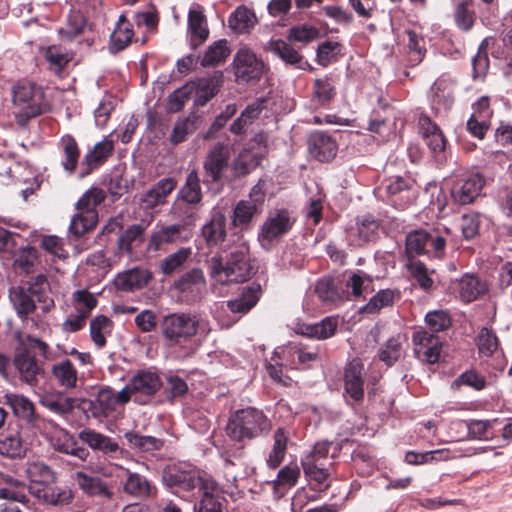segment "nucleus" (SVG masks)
Segmentation results:
<instances>
[{"label":"nucleus","mask_w":512,"mask_h":512,"mask_svg":"<svg viewBox=\"0 0 512 512\" xmlns=\"http://www.w3.org/2000/svg\"><path fill=\"white\" fill-rule=\"evenodd\" d=\"M293 224L294 219L288 210L276 209L269 212L258 233L261 247L269 250L274 242L291 230Z\"/></svg>","instance_id":"obj_10"},{"label":"nucleus","mask_w":512,"mask_h":512,"mask_svg":"<svg viewBox=\"0 0 512 512\" xmlns=\"http://www.w3.org/2000/svg\"><path fill=\"white\" fill-rule=\"evenodd\" d=\"M39 262L38 251L32 246H26L19 249L15 255L14 265L25 273L33 271L35 265Z\"/></svg>","instance_id":"obj_61"},{"label":"nucleus","mask_w":512,"mask_h":512,"mask_svg":"<svg viewBox=\"0 0 512 512\" xmlns=\"http://www.w3.org/2000/svg\"><path fill=\"white\" fill-rule=\"evenodd\" d=\"M346 286L351 288L354 297H360L374 291L373 277L364 271L358 270L349 277Z\"/></svg>","instance_id":"obj_55"},{"label":"nucleus","mask_w":512,"mask_h":512,"mask_svg":"<svg viewBox=\"0 0 512 512\" xmlns=\"http://www.w3.org/2000/svg\"><path fill=\"white\" fill-rule=\"evenodd\" d=\"M12 101L14 106L19 109L16 118L21 125L49 109L43 88L33 82L19 81L13 87Z\"/></svg>","instance_id":"obj_4"},{"label":"nucleus","mask_w":512,"mask_h":512,"mask_svg":"<svg viewBox=\"0 0 512 512\" xmlns=\"http://www.w3.org/2000/svg\"><path fill=\"white\" fill-rule=\"evenodd\" d=\"M260 294L261 289L259 285L243 287L235 299L227 302V306L232 313L242 316L257 304Z\"/></svg>","instance_id":"obj_27"},{"label":"nucleus","mask_w":512,"mask_h":512,"mask_svg":"<svg viewBox=\"0 0 512 512\" xmlns=\"http://www.w3.org/2000/svg\"><path fill=\"white\" fill-rule=\"evenodd\" d=\"M152 278L149 270L133 268L119 273L114 279V286L118 291L133 292L145 287Z\"/></svg>","instance_id":"obj_22"},{"label":"nucleus","mask_w":512,"mask_h":512,"mask_svg":"<svg viewBox=\"0 0 512 512\" xmlns=\"http://www.w3.org/2000/svg\"><path fill=\"white\" fill-rule=\"evenodd\" d=\"M320 37V30L312 25H296L289 30L288 39L292 42L308 44Z\"/></svg>","instance_id":"obj_63"},{"label":"nucleus","mask_w":512,"mask_h":512,"mask_svg":"<svg viewBox=\"0 0 512 512\" xmlns=\"http://www.w3.org/2000/svg\"><path fill=\"white\" fill-rule=\"evenodd\" d=\"M98 222L97 211H78L70 223L69 231L76 237L93 230Z\"/></svg>","instance_id":"obj_46"},{"label":"nucleus","mask_w":512,"mask_h":512,"mask_svg":"<svg viewBox=\"0 0 512 512\" xmlns=\"http://www.w3.org/2000/svg\"><path fill=\"white\" fill-rule=\"evenodd\" d=\"M418 126L425 144L428 146L433 156L437 160L442 161L444 159L447 141L438 125L432 122L428 116L421 115L419 117Z\"/></svg>","instance_id":"obj_15"},{"label":"nucleus","mask_w":512,"mask_h":512,"mask_svg":"<svg viewBox=\"0 0 512 512\" xmlns=\"http://www.w3.org/2000/svg\"><path fill=\"white\" fill-rule=\"evenodd\" d=\"M80 3L81 2H75V4L71 5L70 12L67 17V28L65 33L70 39L83 33L87 24L86 16L79 7Z\"/></svg>","instance_id":"obj_58"},{"label":"nucleus","mask_w":512,"mask_h":512,"mask_svg":"<svg viewBox=\"0 0 512 512\" xmlns=\"http://www.w3.org/2000/svg\"><path fill=\"white\" fill-rule=\"evenodd\" d=\"M268 49L287 64L296 65L299 68H304L307 65L298 51L284 40L270 41Z\"/></svg>","instance_id":"obj_40"},{"label":"nucleus","mask_w":512,"mask_h":512,"mask_svg":"<svg viewBox=\"0 0 512 512\" xmlns=\"http://www.w3.org/2000/svg\"><path fill=\"white\" fill-rule=\"evenodd\" d=\"M52 374L61 387L72 389L76 387L78 373L69 359L62 360L53 365Z\"/></svg>","instance_id":"obj_44"},{"label":"nucleus","mask_w":512,"mask_h":512,"mask_svg":"<svg viewBox=\"0 0 512 512\" xmlns=\"http://www.w3.org/2000/svg\"><path fill=\"white\" fill-rule=\"evenodd\" d=\"M192 255L190 247H181L176 252L169 254L160 262V270L166 276L181 271Z\"/></svg>","instance_id":"obj_42"},{"label":"nucleus","mask_w":512,"mask_h":512,"mask_svg":"<svg viewBox=\"0 0 512 512\" xmlns=\"http://www.w3.org/2000/svg\"><path fill=\"white\" fill-rule=\"evenodd\" d=\"M198 505H195V512H222V505L218 500L219 489L205 490Z\"/></svg>","instance_id":"obj_64"},{"label":"nucleus","mask_w":512,"mask_h":512,"mask_svg":"<svg viewBox=\"0 0 512 512\" xmlns=\"http://www.w3.org/2000/svg\"><path fill=\"white\" fill-rule=\"evenodd\" d=\"M45 59L49 64V69L56 75H60L63 69L72 60V57L64 52L59 46H50L45 52Z\"/></svg>","instance_id":"obj_59"},{"label":"nucleus","mask_w":512,"mask_h":512,"mask_svg":"<svg viewBox=\"0 0 512 512\" xmlns=\"http://www.w3.org/2000/svg\"><path fill=\"white\" fill-rule=\"evenodd\" d=\"M163 482L175 490V493L202 494L205 490L215 489L216 482L204 471L185 469L183 466L168 467L163 471Z\"/></svg>","instance_id":"obj_5"},{"label":"nucleus","mask_w":512,"mask_h":512,"mask_svg":"<svg viewBox=\"0 0 512 512\" xmlns=\"http://www.w3.org/2000/svg\"><path fill=\"white\" fill-rule=\"evenodd\" d=\"M198 120L199 117L192 113L185 119L176 122L170 135V142L174 145L184 142L189 134L196 131Z\"/></svg>","instance_id":"obj_54"},{"label":"nucleus","mask_w":512,"mask_h":512,"mask_svg":"<svg viewBox=\"0 0 512 512\" xmlns=\"http://www.w3.org/2000/svg\"><path fill=\"white\" fill-rule=\"evenodd\" d=\"M256 272L255 265L251 263L248 246L243 242L235 251L230 252L226 261V282H243L251 278Z\"/></svg>","instance_id":"obj_12"},{"label":"nucleus","mask_w":512,"mask_h":512,"mask_svg":"<svg viewBox=\"0 0 512 512\" xmlns=\"http://www.w3.org/2000/svg\"><path fill=\"white\" fill-rule=\"evenodd\" d=\"M124 437L130 447L135 448L141 452L157 451L160 450L164 445L163 440L159 438L148 435H141L134 431L126 432Z\"/></svg>","instance_id":"obj_49"},{"label":"nucleus","mask_w":512,"mask_h":512,"mask_svg":"<svg viewBox=\"0 0 512 512\" xmlns=\"http://www.w3.org/2000/svg\"><path fill=\"white\" fill-rule=\"evenodd\" d=\"M14 365L23 381L29 385H36L38 383V376L43 370L33 355L29 352L17 354L14 359Z\"/></svg>","instance_id":"obj_30"},{"label":"nucleus","mask_w":512,"mask_h":512,"mask_svg":"<svg viewBox=\"0 0 512 512\" xmlns=\"http://www.w3.org/2000/svg\"><path fill=\"white\" fill-rule=\"evenodd\" d=\"M4 404L8 405L13 414L32 426L38 413L35 404L22 394L7 393L4 395Z\"/></svg>","instance_id":"obj_25"},{"label":"nucleus","mask_w":512,"mask_h":512,"mask_svg":"<svg viewBox=\"0 0 512 512\" xmlns=\"http://www.w3.org/2000/svg\"><path fill=\"white\" fill-rule=\"evenodd\" d=\"M257 207L248 200H241L234 209L232 225L243 230L253 218Z\"/></svg>","instance_id":"obj_60"},{"label":"nucleus","mask_w":512,"mask_h":512,"mask_svg":"<svg viewBox=\"0 0 512 512\" xmlns=\"http://www.w3.org/2000/svg\"><path fill=\"white\" fill-rule=\"evenodd\" d=\"M179 197L182 201L193 205L202 200L200 179L196 170L188 174L184 186L179 191Z\"/></svg>","instance_id":"obj_52"},{"label":"nucleus","mask_w":512,"mask_h":512,"mask_svg":"<svg viewBox=\"0 0 512 512\" xmlns=\"http://www.w3.org/2000/svg\"><path fill=\"white\" fill-rule=\"evenodd\" d=\"M415 353L418 358L430 364L436 363L440 358L441 341L438 336L425 330H418L413 334Z\"/></svg>","instance_id":"obj_16"},{"label":"nucleus","mask_w":512,"mask_h":512,"mask_svg":"<svg viewBox=\"0 0 512 512\" xmlns=\"http://www.w3.org/2000/svg\"><path fill=\"white\" fill-rule=\"evenodd\" d=\"M78 437L92 450L100 451L104 454H112L119 450V445L111 437L91 428L81 430Z\"/></svg>","instance_id":"obj_28"},{"label":"nucleus","mask_w":512,"mask_h":512,"mask_svg":"<svg viewBox=\"0 0 512 512\" xmlns=\"http://www.w3.org/2000/svg\"><path fill=\"white\" fill-rule=\"evenodd\" d=\"M222 80V71H215L212 76L186 82L169 95L168 111L172 113L181 111L193 95H195L194 104L204 106L218 92Z\"/></svg>","instance_id":"obj_3"},{"label":"nucleus","mask_w":512,"mask_h":512,"mask_svg":"<svg viewBox=\"0 0 512 512\" xmlns=\"http://www.w3.org/2000/svg\"><path fill=\"white\" fill-rule=\"evenodd\" d=\"M257 18L251 10L240 6L229 17V27L238 34L249 33L255 26Z\"/></svg>","instance_id":"obj_45"},{"label":"nucleus","mask_w":512,"mask_h":512,"mask_svg":"<svg viewBox=\"0 0 512 512\" xmlns=\"http://www.w3.org/2000/svg\"><path fill=\"white\" fill-rule=\"evenodd\" d=\"M129 403V396L122 389L116 393L112 388L102 387L94 400L80 399L77 407L87 414L88 417L95 419L108 418L117 412L118 406H124Z\"/></svg>","instance_id":"obj_8"},{"label":"nucleus","mask_w":512,"mask_h":512,"mask_svg":"<svg viewBox=\"0 0 512 512\" xmlns=\"http://www.w3.org/2000/svg\"><path fill=\"white\" fill-rule=\"evenodd\" d=\"M29 479L28 491L35 498L39 497L43 492L56 483V473L44 462L29 463L26 469Z\"/></svg>","instance_id":"obj_14"},{"label":"nucleus","mask_w":512,"mask_h":512,"mask_svg":"<svg viewBox=\"0 0 512 512\" xmlns=\"http://www.w3.org/2000/svg\"><path fill=\"white\" fill-rule=\"evenodd\" d=\"M75 483L89 497L110 501L114 496L112 488L102 478L77 471L73 477Z\"/></svg>","instance_id":"obj_17"},{"label":"nucleus","mask_w":512,"mask_h":512,"mask_svg":"<svg viewBox=\"0 0 512 512\" xmlns=\"http://www.w3.org/2000/svg\"><path fill=\"white\" fill-rule=\"evenodd\" d=\"M411 187V182L400 176L390 177L382 182L380 186L375 189L378 197L385 201H389L394 206H402L394 201L392 197L407 192Z\"/></svg>","instance_id":"obj_32"},{"label":"nucleus","mask_w":512,"mask_h":512,"mask_svg":"<svg viewBox=\"0 0 512 512\" xmlns=\"http://www.w3.org/2000/svg\"><path fill=\"white\" fill-rule=\"evenodd\" d=\"M161 387L160 376L151 369H143L138 370L123 389L128 394L129 401L133 398L136 403L145 405Z\"/></svg>","instance_id":"obj_9"},{"label":"nucleus","mask_w":512,"mask_h":512,"mask_svg":"<svg viewBox=\"0 0 512 512\" xmlns=\"http://www.w3.org/2000/svg\"><path fill=\"white\" fill-rule=\"evenodd\" d=\"M177 182L168 177L159 180L141 198L145 209H154L166 202L167 196L175 189Z\"/></svg>","instance_id":"obj_26"},{"label":"nucleus","mask_w":512,"mask_h":512,"mask_svg":"<svg viewBox=\"0 0 512 512\" xmlns=\"http://www.w3.org/2000/svg\"><path fill=\"white\" fill-rule=\"evenodd\" d=\"M202 235L209 247L224 241V214L220 208L214 209L211 220L202 228Z\"/></svg>","instance_id":"obj_36"},{"label":"nucleus","mask_w":512,"mask_h":512,"mask_svg":"<svg viewBox=\"0 0 512 512\" xmlns=\"http://www.w3.org/2000/svg\"><path fill=\"white\" fill-rule=\"evenodd\" d=\"M181 229L182 227L180 225H170L163 227L159 231L152 234L149 241V247L153 250H158L162 244L174 242L177 238H179Z\"/></svg>","instance_id":"obj_62"},{"label":"nucleus","mask_w":512,"mask_h":512,"mask_svg":"<svg viewBox=\"0 0 512 512\" xmlns=\"http://www.w3.org/2000/svg\"><path fill=\"white\" fill-rule=\"evenodd\" d=\"M164 337L173 344H182L191 339L198 330V321L185 313L167 315L161 322Z\"/></svg>","instance_id":"obj_11"},{"label":"nucleus","mask_w":512,"mask_h":512,"mask_svg":"<svg viewBox=\"0 0 512 512\" xmlns=\"http://www.w3.org/2000/svg\"><path fill=\"white\" fill-rule=\"evenodd\" d=\"M113 327V321L105 315H97L91 320L90 337L98 349L106 346V338L111 335Z\"/></svg>","instance_id":"obj_39"},{"label":"nucleus","mask_w":512,"mask_h":512,"mask_svg":"<svg viewBox=\"0 0 512 512\" xmlns=\"http://www.w3.org/2000/svg\"><path fill=\"white\" fill-rule=\"evenodd\" d=\"M123 491L134 498L146 500L155 498L158 490L145 476L127 471V478L123 483Z\"/></svg>","instance_id":"obj_23"},{"label":"nucleus","mask_w":512,"mask_h":512,"mask_svg":"<svg viewBox=\"0 0 512 512\" xmlns=\"http://www.w3.org/2000/svg\"><path fill=\"white\" fill-rule=\"evenodd\" d=\"M133 37L134 31L132 25L126 19L125 15H120L116 27L110 36L111 52L117 53L126 49L131 44Z\"/></svg>","instance_id":"obj_31"},{"label":"nucleus","mask_w":512,"mask_h":512,"mask_svg":"<svg viewBox=\"0 0 512 512\" xmlns=\"http://www.w3.org/2000/svg\"><path fill=\"white\" fill-rule=\"evenodd\" d=\"M338 318L328 316L315 324H304L300 328V333L304 336L324 340L332 337L338 327Z\"/></svg>","instance_id":"obj_34"},{"label":"nucleus","mask_w":512,"mask_h":512,"mask_svg":"<svg viewBox=\"0 0 512 512\" xmlns=\"http://www.w3.org/2000/svg\"><path fill=\"white\" fill-rule=\"evenodd\" d=\"M265 152V146L256 141L251 142L236 158L233 165L235 174L243 176L251 172L260 164Z\"/></svg>","instance_id":"obj_20"},{"label":"nucleus","mask_w":512,"mask_h":512,"mask_svg":"<svg viewBox=\"0 0 512 512\" xmlns=\"http://www.w3.org/2000/svg\"><path fill=\"white\" fill-rule=\"evenodd\" d=\"M283 367L294 368L295 362L289 360L288 358H283L281 355L280 357L275 355L274 351L273 356L271 357V361L266 366L267 372L274 381L288 386L291 383V379L283 375Z\"/></svg>","instance_id":"obj_57"},{"label":"nucleus","mask_w":512,"mask_h":512,"mask_svg":"<svg viewBox=\"0 0 512 512\" xmlns=\"http://www.w3.org/2000/svg\"><path fill=\"white\" fill-rule=\"evenodd\" d=\"M204 182H217L222 178L224 171V143L218 142L208 153L204 162Z\"/></svg>","instance_id":"obj_29"},{"label":"nucleus","mask_w":512,"mask_h":512,"mask_svg":"<svg viewBox=\"0 0 512 512\" xmlns=\"http://www.w3.org/2000/svg\"><path fill=\"white\" fill-rule=\"evenodd\" d=\"M37 499L46 505L54 507L69 506L74 500V492L69 487H59L52 484Z\"/></svg>","instance_id":"obj_37"},{"label":"nucleus","mask_w":512,"mask_h":512,"mask_svg":"<svg viewBox=\"0 0 512 512\" xmlns=\"http://www.w3.org/2000/svg\"><path fill=\"white\" fill-rule=\"evenodd\" d=\"M60 147L64 156L62 167L69 174H73L76 171L81 153L78 143L72 135L66 134L60 139Z\"/></svg>","instance_id":"obj_38"},{"label":"nucleus","mask_w":512,"mask_h":512,"mask_svg":"<svg viewBox=\"0 0 512 512\" xmlns=\"http://www.w3.org/2000/svg\"><path fill=\"white\" fill-rule=\"evenodd\" d=\"M50 294L47 277L39 274L31 278L27 286L11 288L9 297L17 316L25 321L36 310V302L41 305L43 313L49 312L54 307V300Z\"/></svg>","instance_id":"obj_2"},{"label":"nucleus","mask_w":512,"mask_h":512,"mask_svg":"<svg viewBox=\"0 0 512 512\" xmlns=\"http://www.w3.org/2000/svg\"><path fill=\"white\" fill-rule=\"evenodd\" d=\"M288 442V435L284 429L279 428L274 433V444L267 458V465L274 469L283 461Z\"/></svg>","instance_id":"obj_53"},{"label":"nucleus","mask_w":512,"mask_h":512,"mask_svg":"<svg viewBox=\"0 0 512 512\" xmlns=\"http://www.w3.org/2000/svg\"><path fill=\"white\" fill-rule=\"evenodd\" d=\"M364 383V365L359 359H353L344 371L345 394L355 402L362 400Z\"/></svg>","instance_id":"obj_18"},{"label":"nucleus","mask_w":512,"mask_h":512,"mask_svg":"<svg viewBox=\"0 0 512 512\" xmlns=\"http://www.w3.org/2000/svg\"><path fill=\"white\" fill-rule=\"evenodd\" d=\"M144 230V227L139 224L128 227L118 239L119 252L132 254L133 247H137L143 242Z\"/></svg>","instance_id":"obj_48"},{"label":"nucleus","mask_w":512,"mask_h":512,"mask_svg":"<svg viewBox=\"0 0 512 512\" xmlns=\"http://www.w3.org/2000/svg\"><path fill=\"white\" fill-rule=\"evenodd\" d=\"M314 292L325 306H338L346 298L345 292L340 291L330 278L319 279Z\"/></svg>","instance_id":"obj_33"},{"label":"nucleus","mask_w":512,"mask_h":512,"mask_svg":"<svg viewBox=\"0 0 512 512\" xmlns=\"http://www.w3.org/2000/svg\"><path fill=\"white\" fill-rule=\"evenodd\" d=\"M310 154L321 162L331 161L337 154L338 146L336 141L328 134L315 132L310 135Z\"/></svg>","instance_id":"obj_24"},{"label":"nucleus","mask_w":512,"mask_h":512,"mask_svg":"<svg viewBox=\"0 0 512 512\" xmlns=\"http://www.w3.org/2000/svg\"><path fill=\"white\" fill-rule=\"evenodd\" d=\"M452 290L458 294L461 301L470 303L487 291V285L478 277L466 274L452 282Z\"/></svg>","instance_id":"obj_21"},{"label":"nucleus","mask_w":512,"mask_h":512,"mask_svg":"<svg viewBox=\"0 0 512 512\" xmlns=\"http://www.w3.org/2000/svg\"><path fill=\"white\" fill-rule=\"evenodd\" d=\"M275 355H280L283 358H288L291 361L297 357L298 362L302 365L309 366L311 362L318 359L319 351L318 348H306L297 345H290L288 347H278L275 350Z\"/></svg>","instance_id":"obj_41"},{"label":"nucleus","mask_w":512,"mask_h":512,"mask_svg":"<svg viewBox=\"0 0 512 512\" xmlns=\"http://www.w3.org/2000/svg\"><path fill=\"white\" fill-rule=\"evenodd\" d=\"M270 427L262 411L247 407L235 411L226 424V435L236 441L252 439Z\"/></svg>","instance_id":"obj_6"},{"label":"nucleus","mask_w":512,"mask_h":512,"mask_svg":"<svg viewBox=\"0 0 512 512\" xmlns=\"http://www.w3.org/2000/svg\"><path fill=\"white\" fill-rule=\"evenodd\" d=\"M114 143L111 139L104 138L96 143L84 156L81 166V177L89 175L92 171L101 167L112 155Z\"/></svg>","instance_id":"obj_19"},{"label":"nucleus","mask_w":512,"mask_h":512,"mask_svg":"<svg viewBox=\"0 0 512 512\" xmlns=\"http://www.w3.org/2000/svg\"><path fill=\"white\" fill-rule=\"evenodd\" d=\"M267 102L266 97H260L252 104L248 105L241 115L233 122L230 127L231 132L235 134L242 133L252 121L259 116L260 112L265 108Z\"/></svg>","instance_id":"obj_43"},{"label":"nucleus","mask_w":512,"mask_h":512,"mask_svg":"<svg viewBox=\"0 0 512 512\" xmlns=\"http://www.w3.org/2000/svg\"><path fill=\"white\" fill-rule=\"evenodd\" d=\"M204 283L205 278L203 271L200 268H193L184 273L177 281H175L174 287L182 293H192L195 289H198L199 286L203 285Z\"/></svg>","instance_id":"obj_56"},{"label":"nucleus","mask_w":512,"mask_h":512,"mask_svg":"<svg viewBox=\"0 0 512 512\" xmlns=\"http://www.w3.org/2000/svg\"><path fill=\"white\" fill-rule=\"evenodd\" d=\"M188 27L191 34V46L192 48H197L209 35L205 15L199 10L191 9L188 15Z\"/></svg>","instance_id":"obj_35"},{"label":"nucleus","mask_w":512,"mask_h":512,"mask_svg":"<svg viewBox=\"0 0 512 512\" xmlns=\"http://www.w3.org/2000/svg\"><path fill=\"white\" fill-rule=\"evenodd\" d=\"M231 66L238 84L255 85L269 72V66L264 60L246 45L237 50Z\"/></svg>","instance_id":"obj_7"},{"label":"nucleus","mask_w":512,"mask_h":512,"mask_svg":"<svg viewBox=\"0 0 512 512\" xmlns=\"http://www.w3.org/2000/svg\"><path fill=\"white\" fill-rule=\"evenodd\" d=\"M484 180L479 174H464L453 181L451 197L461 205L472 203L480 194Z\"/></svg>","instance_id":"obj_13"},{"label":"nucleus","mask_w":512,"mask_h":512,"mask_svg":"<svg viewBox=\"0 0 512 512\" xmlns=\"http://www.w3.org/2000/svg\"><path fill=\"white\" fill-rule=\"evenodd\" d=\"M340 445L327 440L316 442L301 458L305 477L313 490L324 491L330 487L333 460L340 452Z\"/></svg>","instance_id":"obj_1"},{"label":"nucleus","mask_w":512,"mask_h":512,"mask_svg":"<svg viewBox=\"0 0 512 512\" xmlns=\"http://www.w3.org/2000/svg\"><path fill=\"white\" fill-rule=\"evenodd\" d=\"M429 97L433 105L438 108H448L453 102L452 85L450 82L438 79L430 89Z\"/></svg>","instance_id":"obj_51"},{"label":"nucleus","mask_w":512,"mask_h":512,"mask_svg":"<svg viewBox=\"0 0 512 512\" xmlns=\"http://www.w3.org/2000/svg\"><path fill=\"white\" fill-rule=\"evenodd\" d=\"M398 297L399 293L394 290H380L369 300L367 304L360 308V312L365 314H376L382 308L391 306Z\"/></svg>","instance_id":"obj_50"},{"label":"nucleus","mask_w":512,"mask_h":512,"mask_svg":"<svg viewBox=\"0 0 512 512\" xmlns=\"http://www.w3.org/2000/svg\"><path fill=\"white\" fill-rule=\"evenodd\" d=\"M26 446L19 431H13L0 439V454L9 458H21L25 455Z\"/></svg>","instance_id":"obj_47"}]
</instances>
